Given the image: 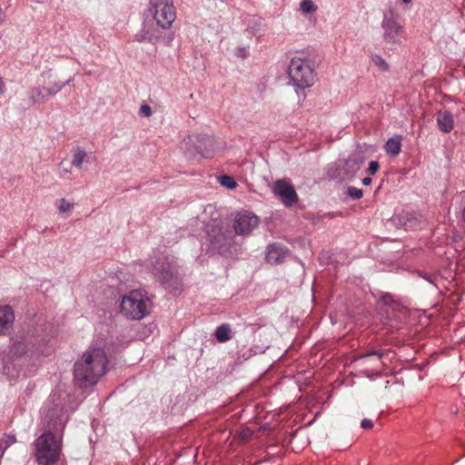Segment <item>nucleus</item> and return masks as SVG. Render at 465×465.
I'll use <instances>...</instances> for the list:
<instances>
[{"label": "nucleus", "mask_w": 465, "mask_h": 465, "mask_svg": "<svg viewBox=\"0 0 465 465\" xmlns=\"http://www.w3.org/2000/svg\"><path fill=\"white\" fill-rule=\"evenodd\" d=\"M215 337L219 342H226L232 339V330L229 324H222L216 329Z\"/></svg>", "instance_id": "f3484780"}, {"label": "nucleus", "mask_w": 465, "mask_h": 465, "mask_svg": "<svg viewBox=\"0 0 465 465\" xmlns=\"http://www.w3.org/2000/svg\"><path fill=\"white\" fill-rule=\"evenodd\" d=\"M152 302L144 290L135 289L125 293L121 300L120 312L129 320H142L150 313Z\"/></svg>", "instance_id": "f03ea898"}, {"label": "nucleus", "mask_w": 465, "mask_h": 465, "mask_svg": "<svg viewBox=\"0 0 465 465\" xmlns=\"http://www.w3.org/2000/svg\"><path fill=\"white\" fill-rule=\"evenodd\" d=\"M219 181L223 186H224L228 189H234L237 186V183L235 182V180L232 176H229V175L220 176Z\"/></svg>", "instance_id": "5701e85b"}, {"label": "nucleus", "mask_w": 465, "mask_h": 465, "mask_svg": "<svg viewBox=\"0 0 465 465\" xmlns=\"http://www.w3.org/2000/svg\"><path fill=\"white\" fill-rule=\"evenodd\" d=\"M437 124L441 132L445 134L450 133L454 127L452 114L447 110L439 112L437 114Z\"/></svg>", "instance_id": "ddd939ff"}, {"label": "nucleus", "mask_w": 465, "mask_h": 465, "mask_svg": "<svg viewBox=\"0 0 465 465\" xmlns=\"http://www.w3.org/2000/svg\"><path fill=\"white\" fill-rule=\"evenodd\" d=\"M237 55L242 58H244L246 56V50L244 48L239 49L237 52Z\"/></svg>", "instance_id": "473e14b6"}, {"label": "nucleus", "mask_w": 465, "mask_h": 465, "mask_svg": "<svg viewBox=\"0 0 465 465\" xmlns=\"http://www.w3.org/2000/svg\"><path fill=\"white\" fill-rule=\"evenodd\" d=\"M149 13L162 29L171 28L176 19V9L173 0H151Z\"/></svg>", "instance_id": "39448f33"}, {"label": "nucleus", "mask_w": 465, "mask_h": 465, "mask_svg": "<svg viewBox=\"0 0 465 465\" xmlns=\"http://www.w3.org/2000/svg\"><path fill=\"white\" fill-rule=\"evenodd\" d=\"M462 218H463V221L465 222V208L462 211Z\"/></svg>", "instance_id": "e433bc0d"}, {"label": "nucleus", "mask_w": 465, "mask_h": 465, "mask_svg": "<svg viewBox=\"0 0 465 465\" xmlns=\"http://www.w3.org/2000/svg\"><path fill=\"white\" fill-rule=\"evenodd\" d=\"M153 274L163 283H169L173 280H177V275L173 273L169 265L162 264L160 267H155Z\"/></svg>", "instance_id": "4468645a"}, {"label": "nucleus", "mask_w": 465, "mask_h": 465, "mask_svg": "<svg viewBox=\"0 0 465 465\" xmlns=\"http://www.w3.org/2000/svg\"><path fill=\"white\" fill-rule=\"evenodd\" d=\"M86 156L87 153L83 148L76 147L73 150V158L70 162V164L80 169L82 168V164L85 160Z\"/></svg>", "instance_id": "dca6fc26"}, {"label": "nucleus", "mask_w": 465, "mask_h": 465, "mask_svg": "<svg viewBox=\"0 0 465 465\" xmlns=\"http://www.w3.org/2000/svg\"><path fill=\"white\" fill-rule=\"evenodd\" d=\"M35 456L40 465H53L58 461L62 450L61 440L51 431H46L34 442Z\"/></svg>", "instance_id": "7ed1b4c3"}, {"label": "nucleus", "mask_w": 465, "mask_h": 465, "mask_svg": "<svg viewBox=\"0 0 465 465\" xmlns=\"http://www.w3.org/2000/svg\"><path fill=\"white\" fill-rule=\"evenodd\" d=\"M139 114L144 117H150L152 115V109L148 104H142L139 109Z\"/></svg>", "instance_id": "bb28decb"}, {"label": "nucleus", "mask_w": 465, "mask_h": 465, "mask_svg": "<svg viewBox=\"0 0 465 465\" xmlns=\"http://www.w3.org/2000/svg\"><path fill=\"white\" fill-rule=\"evenodd\" d=\"M301 10L305 13H313L317 10V5L313 3L312 0H302L300 4Z\"/></svg>", "instance_id": "aec40b11"}, {"label": "nucleus", "mask_w": 465, "mask_h": 465, "mask_svg": "<svg viewBox=\"0 0 465 465\" xmlns=\"http://www.w3.org/2000/svg\"><path fill=\"white\" fill-rule=\"evenodd\" d=\"M348 194L352 199H361L362 197V195H363V193H362L361 189H359V188H356V187H353V186H350L348 188Z\"/></svg>", "instance_id": "393cba45"}, {"label": "nucleus", "mask_w": 465, "mask_h": 465, "mask_svg": "<svg viewBox=\"0 0 465 465\" xmlns=\"http://www.w3.org/2000/svg\"><path fill=\"white\" fill-rule=\"evenodd\" d=\"M63 86H64V84L55 83V84H52L51 86L44 87V90L45 92V94L49 96V95H54V94H57L62 89Z\"/></svg>", "instance_id": "b1692460"}, {"label": "nucleus", "mask_w": 465, "mask_h": 465, "mask_svg": "<svg viewBox=\"0 0 465 465\" xmlns=\"http://www.w3.org/2000/svg\"><path fill=\"white\" fill-rule=\"evenodd\" d=\"M259 224V218L252 213L243 211L238 213L234 218L233 228L237 234L247 235Z\"/></svg>", "instance_id": "423d86ee"}, {"label": "nucleus", "mask_w": 465, "mask_h": 465, "mask_svg": "<svg viewBox=\"0 0 465 465\" xmlns=\"http://www.w3.org/2000/svg\"><path fill=\"white\" fill-rule=\"evenodd\" d=\"M383 353L381 351H369L361 356L362 359L371 357V356H377L378 359H381L382 357Z\"/></svg>", "instance_id": "c85d7f7f"}, {"label": "nucleus", "mask_w": 465, "mask_h": 465, "mask_svg": "<svg viewBox=\"0 0 465 465\" xmlns=\"http://www.w3.org/2000/svg\"><path fill=\"white\" fill-rule=\"evenodd\" d=\"M382 28L384 30V39L387 43H399L402 27L395 19L393 14L385 15L382 21Z\"/></svg>", "instance_id": "6e6552de"}, {"label": "nucleus", "mask_w": 465, "mask_h": 465, "mask_svg": "<svg viewBox=\"0 0 465 465\" xmlns=\"http://www.w3.org/2000/svg\"><path fill=\"white\" fill-rule=\"evenodd\" d=\"M71 166L72 165L70 164V162H67L66 160H63L59 165L60 175L63 176L64 174L70 173Z\"/></svg>", "instance_id": "a878e982"}, {"label": "nucleus", "mask_w": 465, "mask_h": 465, "mask_svg": "<svg viewBox=\"0 0 465 465\" xmlns=\"http://www.w3.org/2000/svg\"><path fill=\"white\" fill-rule=\"evenodd\" d=\"M5 19V14L4 12L2 11V9L0 8V25L2 24V22L4 21Z\"/></svg>", "instance_id": "c9c22d12"}, {"label": "nucleus", "mask_w": 465, "mask_h": 465, "mask_svg": "<svg viewBox=\"0 0 465 465\" xmlns=\"http://www.w3.org/2000/svg\"><path fill=\"white\" fill-rule=\"evenodd\" d=\"M361 427L364 430H369V429H371L373 427V423L371 420H368V419H364L361 420Z\"/></svg>", "instance_id": "c756f323"}, {"label": "nucleus", "mask_w": 465, "mask_h": 465, "mask_svg": "<svg viewBox=\"0 0 465 465\" xmlns=\"http://www.w3.org/2000/svg\"><path fill=\"white\" fill-rule=\"evenodd\" d=\"M401 148V136H395L390 138L384 146L387 153L396 156L400 153Z\"/></svg>", "instance_id": "2eb2a0df"}, {"label": "nucleus", "mask_w": 465, "mask_h": 465, "mask_svg": "<svg viewBox=\"0 0 465 465\" xmlns=\"http://www.w3.org/2000/svg\"><path fill=\"white\" fill-rule=\"evenodd\" d=\"M379 166L380 164L377 161H371L367 170L368 173L371 175L375 174L379 170Z\"/></svg>", "instance_id": "cd10ccee"}, {"label": "nucleus", "mask_w": 465, "mask_h": 465, "mask_svg": "<svg viewBox=\"0 0 465 465\" xmlns=\"http://www.w3.org/2000/svg\"><path fill=\"white\" fill-rule=\"evenodd\" d=\"M371 60H372V63L377 67H379L381 71H383V72L389 71L390 66H389L388 63L381 55L375 54L372 56Z\"/></svg>", "instance_id": "4be33fe9"}, {"label": "nucleus", "mask_w": 465, "mask_h": 465, "mask_svg": "<svg viewBox=\"0 0 465 465\" xmlns=\"http://www.w3.org/2000/svg\"><path fill=\"white\" fill-rule=\"evenodd\" d=\"M4 92H5V84H4L2 78L0 77V94H3Z\"/></svg>", "instance_id": "f704fd0d"}, {"label": "nucleus", "mask_w": 465, "mask_h": 465, "mask_svg": "<svg viewBox=\"0 0 465 465\" xmlns=\"http://www.w3.org/2000/svg\"><path fill=\"white\" fill-rule=\"evenodd\" d=\"M15 313L9 305L0 306V335H4L13 326Z\"/></svg>", "instance_id": "f8f14e48"}, {"label": "nucleus", "mask_w": 465, "mask_h": 465, "mask_svg": "<svg viewBox=\"0 0 465 465\" xmlns=\"http://www.w3.org/2000/svg\"><path fill=\"white\" fill-rule=\"evenodd\" d=\"M196 152L200 153L202 156L208 157L209 152H205L202 149L201 145L196 146Z\"/></svg>", "instance_id": "2f4dec72"}, {"label": "nucleus", "mask_w": 465, "mask_h": 465, "mask_svg": "<svg viewBox=\"0 0 465 465\" xmlns=\"http://www.w3.org/2000/svg\"><path fill=\"white\" fill-rule=\"evenodd\" d=\"M207 233L209 240L213 247L220 249L229 244V239L220 225H215L212 228L211 225H208Z\"/></svg>", "instance_id": "1a4fd4ad"}, {"label": "nucleus", "mask_w": 465, "mask_h": 465, "mask_svg": "<svg viewBox=\"0 0 465 465\" xmlns=\"http://www.w3.org/2000/svg\"><path fill=\"white\" fill-rule=\"evenodd\" d=\"M56 206L60 213H71L74 204L69 203L66 199L61 198L57 201Z\"/></svg>", "instance_id": "412c9836"}, {"label": "nucleus", "mask_w": 465, "mask_h": 465, "mask_svg": "<svg viewBox=\"0 0 465 465\" xmlns=\"http://www.w3.org/2000/svg\"><path fill=\"white\" fill-rule=\"evenodd\" d=\"M194 141H198L200 142V137L199 136H193V135H189L184 141V144H188V143H194Z\"/></svg>", "instance_id": "7c9ffc66"}, {"label": "nucleus", "mask_w": 465, "mask_h": 465, "mask_svg": "<svg viewBox=\"0 0 465 465\" xmlns=\"http://www.w3.org/2000/svg\"><path fill=\"white\" fill-rule=\"evenodd\" d=\"M272 190L274 194H276L287 207L292 206L298 202V195L294 187L287 180H277L274 183Z\"/></svg>", "instance_id": "0eeeda50"}, {"label": "nucleus", "mask_w": 465, "mask_h": 465, "mask_svg": "<svg viewBox=\"0 0 465 465\" xmlns=\"http://www.w3.org/2000/svg\"><path fill=\"white\" fill-rule=\"evenodd\" d=\"M27 351V343L24 341H14L11 349L10 354L13 358H19L23 356Z\"/></svg>", "instance_id": "a211bd4d"}, {"label": "nucleus", "mask_w": 465, "mask_h": 465, "mask_svg": "<svg viewBox=\"0 0 465 465\" xmlns=\"http://www.w3.org/2000/svg\"><path fill=\"white\" fill-rule=\"evenodd\" d=\"M288 74L293 84L299 88H308L314 83L315 74L312 62L309 59L293 57L291 60Z\"/></svg>", "instance_id": "20e7f679"}, {"label": "nucleus", "mask_w": 465, "mask_h": 465, "mask_svg": "<svg viewBox=\"0 0 465 465\" xmlns=\"http://www.w3.org/2000/svg\"><path fill=\"white\" fill-rule=\"evenodd\" d=\"M371 178H370V177H365L362 179V183L364 185H369V184H371Z\"/></svg>", "instance_id": "72a5a7b5"}, {"label": "nucleus", "mask_w": 465, "mask_h": 465, "mask_svg": "<svg viewBox=\"0 0 465 465\" xmlns=\"http://www.w3.org/2000/svg\"><path fill=\"white\" fill-rule=\"evenodd\" d=\"M287 254L288 250L285 247L273 243L268 247L266 260L271 264H278L282 262Z\"/></svg>", "instance_id": "9b49d317"}, {"label": "nucleus", "mask_w": 465, "mask_h": 465, "mask_svg": "<svg viewBox=\"0 0 465 465\" xmlns=\"http://www.w3.org/2000/svg\"><path fill=\"white\" fill-rule=\"evenodd\" d=\"M107 365L108 358L103 349L89 348L74 363V380L82 388L95 385L105 374Z\"/></svg>", "instance_id": "f257e3e1"}, {"label": "nucleus", "mask_w": 465, "mask_h": 465, "mask_svg": "<svg viewBox=\"0 0 465 465\" xmlns=\"http://www.w3.org/2000/svg\"><path fill=\"white\" fill-rule=\"evenodd\" d=\"M162 37V33L153 25L146 24L140 33L134 35L137 42L156 43Z\"/></svg>", "instance_id": "9d476101"}, {"label": "nucleus", "mask_w": 465, "mask_h": 465, "mask_svg": "<svg viewBox=\"0 0 465 465\" xmlns=\"http://www.w3.org/2000/svg\"><path fill=\"white\" fill-rule=\"evenodd\" d=\"M46 96L44 88H34L31 90L30 98L34 104L43 102Z\"/></svg>", "instance_id": "6ab92c4d"}, {"label": "nucleus", "mask_w": 465, "mask_h": 465, "mask_svg": "<svg viewBox=\"0 0 465 465\" xmlns=\"http://www.w3.org/2000/svg\"><path fill=\"white\" fill-rule=\"evenodd\" d=\"M404 4H409L411 2V0H401Z\"/></svg>", "instance_id": "4c0bfd02"}]
</instances>
